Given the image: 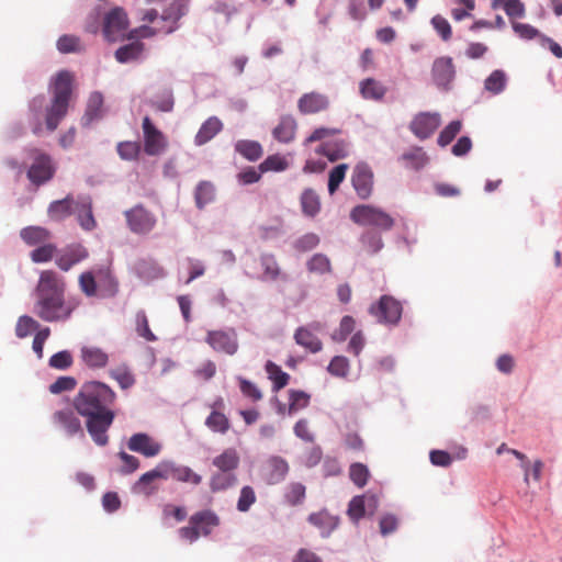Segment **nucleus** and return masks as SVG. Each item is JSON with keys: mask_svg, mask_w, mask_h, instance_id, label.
<instances>
[{"mask_svg": "<svg viewBox=\"0 0 562 562\" xmlns=\"http://www.w3.org/2000/svg\"><path fill=\"white\" fill-rule=\"evenodd\" d=\"M52 420L56 427L61 429L69 437H85L81 422L77 414L70 408L56 411Z\"/></svg>", "mask_w": 562, "mask_h": 562, "instance_id": "obj_15", "label": "nucleus"}, {"mask_svg": "<svg viewBox=\"0 0 562 562\" xmlns=\"http://www.w3.org/2000/svg\"><path fill=\"white\" fill-rule=\"evenodd\" d=\"M82 362L92 369L104 368L109 362V355L95 346H83L80 349Z\"/></svg>", "mask_w": 562, "mask_h": 562, "instance_id": "obj_28", "label": "nucleus"}, {"mask_svg": "<svg viewBox=\"0 0 562 562\" xmlns=\"http://www.w3.org/2000/svg\"><path fill=\"white\" fill-rule=\"evenodd\" d=\"M256 493L251 486H244L237 502V509L241 513L248 512L249 508L256 503Z\"/></svg>", "mask_w": 562, "mask_h": 562, "instance_id": "obj_62", "label": "nucleus"}, {"mask_svg": "<svg viewBox=\"0 0 562 562\" xmlns=\"http://www.w3.org/2000/svg\"><path fill=\"white\" fill-rule=\"evenodd\" d=\"M45 105V97L44 95H37L34 97L30 103H29V110L31 113V120H32V132L35 135H40L43 131L42 122H41V114L42 109Z\"/></svg>", "mask_w": 562, "mask_h": 562, "instance_id": "obj_42", "label": "nucleus"}, {"mask_svg": "<svg viewBox=\"0 0 562 562\" xmlns=\"http://www.w3.org/2000/svg\"><path fill=\"white\" fill-rule=\"evenodd\" d=\"M348 170L347 164H340L334 167L328 177V192L334 194L339 188L340 183L344 181L346 177V172Z\"/></svg>", "mask_w": 562, "mask_h": 562, "instance_id": "obj_58", "label": "nucleus"}, {"mask_svg": "<svg viewBox=\"0 0 562 562\" xmlns=\"http://www.w3.org/2000/svg\"><path fill=\"white\" fill-rule=\"evenodd\" d=\"M431 25L441 37L442 41L448 42L452 36V29L446 18L440 14L435 15L431 19Z\"/></svg>", "mask_w": 562, "mask_h": 562, "instance_id": "obj_63", "label": "nucleus"}, {"mask_svg": "<svg viewBox=\"0 0 562 562\" xmlns=\"http://www.w3.org/2000/svg\"><path fill=\"white\" fill-rule=\"evenodd\" d=\"M328 105V98L318 92L304 93L297 101V109L302 114H315L325 111Z\"/></svg>", "mask_w": 562, "mask_h": 562, "instance_id": "obj_24", "label": "nucleus"}, {"mask_svg": "<svg viewBox=\"0 0 562 562\" xmlns=\"http://www.w3.org/2000/svg\"><path fill=\"white\" fill-rule=\"evenodd\" d=\"M265 369L268 374V378L273 383L274 391H279L288 384L290 375L286 372L282 371L280 366L269 360L267 361Z\"/></svg>", "mask_w": 562, "mask_h": 562, "instance_id": "obj_44", "label": "nucleus"}, {"mask_svg": "<svg viewBox=\"0 0 562 562\" xmlns=\"http://www.w3.org/2000/svg\"><path fill=\"white\" fill-rule=\"evenodd\" d=\"M307 519L319 529L323 537H328L339 524L338 517L330 515L327 510L312 513Z\"/></svg>", "mask_w": 562, "mask_h": 562, "instance_id": "obj_31", "label": "nucleus"}, {"mask_svg": "<svg viewBox=\"0 0 562 562\" xmlns=\"http://www.w3.org/2000/svg\"><path fill=\"white\" fill-rule=\"evenodd\" d=\"M328 372L337 378H346L350 370L349 360L344 356H335L328 367Z\"/></svg>", "mask_w": 562, "mask_h": 562, "instance_id": "obj_56", "label": "nucleus"}, {"mask_svg": "<svg viewBox=\"0 0 562 562\" xmlns=\"http://www.w3.org/2000/svg\"><path fill=\"white\" fill-rule=\"evenodd\" d=\"M205 341L216 352L233 356L238 350L237 334L234 328L210 330L206 334Z\"/></svg>", "mask_w": 562, "mask_h": 562, "instance_id": "obj_11", "label": "nucleus"}, {"mask_svg": "<svg viewBox=\"0 0 562 562\" xmlns=\"http://www.w3.org/2000/svg\"><path fill=\"white\" fill-rule=\"evenodd\" d=\"M116 400L115 391L100 381L85 382L72 398L74 409L86 419L87 431L98 446L109 442L108 430L116 417Z\"/></svg>", "mask_w": 562, "mask_h": 562, "instance_id": "obj_1", "label": "nucleus"}, {"mask_svg": "<svg viewBox=\"0 0 562 562\" xmlns=\"http://www.w3.org/2000/svg\"><path fill=\"white\" fill-rule=\"evenodd\" d=\"M212 463L218 471L235 473V470L239 467L240 457L235 448H227L216 456Z\"/></svg>", "mask_w": 562, "mask_h": 562, "instance_id": "obj_33", "label": "nucleus"}, {"mask_svg": "<svg viewBox=\"0 0 562 562\" xmlns=\"http://www.w3.org/2000/svg\"><path fill=\"white\" fill-rule=\"evenodd\" d=\"M55 173V168L48 155L40 154L27 170V178L36 186L49 181Z\"/></svg>", "mask_w": 562, "mask_h": 562, "instance_id": "obj_18", "label": "nucleus"}, {"mask_svg": "<svg viewBox=\"0 0 562 562\" xmlns=\"http://www.w3.org/2000/svg\"><path fill=\"white\" fill-rule=\"evenodd\" d=\"M311 396L310 394L297 391L290 390L289 391V414H294L303 408H305L310 404Z\"/></svg>", "mask_w": 562, "mask_h": 562, "instance_id": "obj_53", "label": "nucleus"}, {"mask_svg": "<svg viewBox=\"0 0 562 562\" xmlns=\"http://www.w3.org/2000/svg\"><path fill=\"white\" fill-rule=\"evenodd\" d=\"M350 217L357 224L375 226L382 231H389L394 225V220L391 215L371 205H358L353 207Z\"/></svg>", "mask_w": 562, "mask_h": 562, "instance_id": "obj_7", "label": "nucleus"}, {"mask_svg": "<svg viewBox=\"0 0 562 562\" xmlns=\"http://www.w3.org/2000/svg\"><path fill=\"white\" fill-rule=\"evenodd\" d=\"M431 75L434 82L440 89H449L456 77V69L451 57L442 56L434 60Z\"/></svg>", "mask_w": 562, "mask_h": 562, "instance_id": "obj_17", "label": "nucleus"}, {"mask_svg": "<svg viewBox=\"0 0 562 562\" xmlns=\"http://www.w3.org/2000/svg\"><path fill=\"white\" fill-rule=\"evenodd\" d=\"M215 198V188L210 181H201L194 192L195 204L199 209H203Z\"/></svg>", "mask_w": 562, "mask_h": 562, "instance_id": "obj_47", "label": "nucleus"}, {"mask_svg": "<svg viewBox=\"0 0 562 562\" xmlns=\"http://www.w3.org/2000/svg\"><path fill=\"white\" fill-rule=\"evenodd\" d=\"M147 8L140 10V21L145 24L138 29L140 36L170 34L179 27L184 15L188 0H146Z\"/></svg>", "mask_w": 562, "mask_h": 562, "instance_id": "obj_3", "label": "nucleus"}, {"mask_svg": "<svg viewBox=\"0 0 562 562\" xmlns=\"http://www.w3.org/2000/svg\"><path fill=\"white\" fill-rule=\"evenodd\" d=\"M127 448L146 458H154L160 453L162 446L149 435L145 432H137L128 439Z\"/></svg>", "mask_w": 562, "mask_h": 562, "instance_id": "obj_20", "label": "nucleus"}, {"mask_svg": "<svg viewBox=\"0 0 562 562\" xmlns=\"http://www.w3.org/2000/svg\"><path fill=\"white\" fill-rule=\"evenodd\" d=\"M41 324L32 316L22 315L18 318L15 324V336L20 339L26 338L32 331L37 330Z\"/></svg>", "mask_w": 562, "mask_h": 562, "instance_id": "obj_49", "label": "nucleus"}, {"mask_svg": "<svg viewBox=\"0 0 562 562\" xmlns=\"http://www.w3.org/2000/svg\"><path fill=\"white\" fill-rule=\"evenodd\" d=\"M157 480H166L161 461L153 470L144 473L133 485L132 490L135 494L150 496L158 490V486L155 484Z\"/></svg>", "mask_w": 562, "mask_h": 562, "instance_id": "obj_22", "label": "nucleus"}, {"mask_svg": "<svg viewBox=\"0 0 562 562\" xmlns=\"http://www.w3.org/2000/svg\"><path fill=\"white\" fill-rule=\"evenodd\" d=\"M360 93L363 99L381 101L387 89L374 78H367L359 83Z\"/></svg>", "mask_w": 562, "mask_h": 562, "instance_id": "obj_35", "label": "nucleus"}, {"mask_svg": "<svg viewBox=\"0 0 562 562\" xmlns=\"http://www.w3.org/2000/svg\"><path fill=\"white\" fill-rule=\"evenodd\" d=\"M235 150L249 161L258 160L262 154L261 145L256 140H238L235 145Z\"/></svg>", "mask_w": 562, "mask_h": 562, "instance_id": "obj_39", "label": "nucleus"}, {"mask_svg": "<svg viewBox=\"0 0 562 562\" xmlns=\"http://www.w3.org/2000/svg\"><path fill=\"white\" fill-rule=\"evenodd\" d=\"M321 328L322 325L319 323H313L308 326H301L294 331L293 338L299 346L303 347L308 352H319L323 348V342L314 334L313 330H318Z\"/></svg>", "mask_w": 562, "mask_h": 562, "instance_id": "obj_21", "label": "nucleus"}, {"mask_svg": "<svg viewBox=\"0 0 562 562\" xmlns=\"http://www.w3.org/2000/svg\"><path fill=\"white\" fill-rule=\"evenodd\" d=\"M144 136V151L148 156H158L165 151L168 140L164 133L158 130L149 116H145L142 123Z\"/></svg>", "mask_w": 562, "mask_h": 562, "instance_id": "obj_9", "label": "nucleus"}, {"mask_svg": "<svg viewBox=\"0 0 562 562\" xmlns=\"http://www.w3.org/2000/svg\"><path fill=\"white\" fill-rule=\"evenodd\" d=\"M492 8H502L510 19L525 15V5L520 0H492Z\"/></svg>", "mask_w": 562, "mask_h": 562, "instance_id": "obj_45", "label": "nucleus"}, {"mask_svg": "<svg viewBox=\"0 0 562 562\" xmlns=\"http://www.w3.org/2000/svg\"><path fill=\"white\" fill-rule=\"evenodd\" d=\"M220 525V517L211 509H204L194 513L189 519V526L179 529L181 539L190 543L196 541L200 537H207L213 529Z\"/></svg>", "mask_w": 562, "mask_h": 562, "instance_id": "obj_5", "label": "nucleus"}, {"mask_svg": "<svg viewBox=\"0 0 562 562\" xmlns=\"http://www.w3.org/2000/svg\"><path fill=\"white\" fill-rule=\"evenodd\" d=\"M20 237L29 246H40L50 239L52 233L45 227L27 226L21 229Z\"/></svg>", "mask_w": 562, "mask_h": 562, "instance_id": "obj_34", "label": "nucleus"}, {"mask_svg": "<svg viewBox=\"0 0 562 562\" xmlns=\"http://www.w3.org/2000/svg\"><path fill=\"white\" fill-rule=\"evenodd\" d=\"M78 285L80 291L87 297H99V286L95 270H89L80 273L78 277Z\"/></svg>", "mask_w": 562, "mask_h": 562, "instance_id": "obj_38", "label": "nucleus"}, {"mask_svg": "<svg viewBox=\"0 0 562 562\" xmlns=\"http://www.w3.org/2000/svg\"><path fill=\"white\" fill-rule=\"evenodd\" d=\"M130 21L124 9L117 7L104 18L103 35L109 42H115L125 36Z\"/></svg>", "mask_w": 562, "mask_h": 562, "instance_id": "obj_10", "label": "nucleus"}, {"mask_svg": "<svg viewBox=\"0 0 562 562\" xmlns=\"http://www.w3.org/2000/svg\"><path fill=\"white\" fill-rule=\"evenodd\" d=\"M136 331L147 341H155L157 339L155 334L149 328L148 318L144 311H139L136 314Z\"/></svg>", "mask_w": 562, "mask_h": 562, "instance_id": "obj_61", "label": "nucleus"}, {"mask_svg": "<svg viewBox=\"0 0 562 562\" xmlns=\"http://www.w3.org/2000/svg\"><path fill=\"white\" fill-rule=\"evenodd\" d=\"M260 266L263 270V278L267 280L274 281L279 278L286 279V276H282L281 268L271 254H265L260 257Z\"/></svg>", "mask_w": 562, "mask_h": 562, "instance_id": "obj_41", "label": "nucleus"}, {"mask_svg": "<svg viewBox=\"0 0 562 562\" xmlns=\"http://www.w3.org/2000/svg\"><path fill=\"white\" fill-rule=\"evenodd\" d=\"M127 228L136 235H148L157 225V216L144 204H136L124 211Z\"/></svg>", "mask_w": 562, "mask_h": 562, "instance_id": "obj_6", "label": "nucleus"}, {"mask_svg": "<svg viewBox=\"0 0 562 562\" xmlns=\"http://www.w3.org/2000/svg\"><path fill=\"white\" fill-rule=\"evenodd\" d=\"M74 90V76L67 70L59 71L52 83V101L46 108L45 124L54 132L67 115Z\"/></svg>", "mask_w": 562, "mask_h": 562, "instance_id": "obj_4", "label": "nucleus"}, {"mask_svg": "<svg viewBox=\"0 0 562 562\" xmlns=\"http://www.w3.org/2000/svg\"><path fill=\"white\" fill-rule=\"evenodd\" d=\"M349 477L355 485L363 487L370 477L368 467L360 462L352 463L349 468Z\"/></svg>", "mask_w": 562, "mask_h": 562, "instance_id": "obj_54", "label": "nucleus"}, {"mask_svg": "<svg viewBox=\"0 0 562 562\" xmlns=\"http://www.w3.org/2000/svg\"><path fill=\"white\" fill-rule=\"evenodd\" d=\"M103 104V97L100 92H93L91 93L88 104L85 117L88 120V122L92 121L93 119L98 117L101 111Z\"/></svg>", "mask_w": 562, "mask_h": 562, "instance_id": "obj_64", "label": "nucleus"}, {"mask_svg": "<svg viewBox=\"0 0 562 562\" xmlns=\"http://www.w3.org/2000/svg\"><path fill=\"white\" fill-rule=\"evenodd\" d=\"M506 86V75L503 70H494L484 81L485 89L493 93H501Z\"/></svg>", "mask_w": 562, "mask_h": 562, "instance_id": "obj_50", "label": "nucleus"}, {"mask_svg": "<svg viewBox=\"0 0 562 562\" xmlns=\"http://www.w3.org/2000/svg\"><path fill=\"white\" fill-rule=\"evenodd\" d=\"M402 159L415 170L422 169L428 161L426 153L419 147L403 154Z\"/></svg>", "mask_w": 562, "mask_h": 562, "instance_id": "obj_55", "label": "nucleus"}, {"mask_svg": "<svg viewBox=\"0 0 562 562\" xmlns=\"http://www.w3.org/2000/svg\"><path fill=\"white\" fill-rule=\"evenodd\" d=\"M296 127L295 119L291 115H284L273 128L272 135L278 142L290 143L295 137Z\"/></svg>", "mask_w": 562, "mask_h": 562, "instance_id": "obj_32", "label": "nucleus"}, {"mask_svg": "<svg viewBox=\"0 0 562 562\" xmlns=\"http://www.w3.org/2000/svg\"><path fill=\"white\" fill-rule=\"evenodd\" d=\"M371 315L380 323L395 325L402 317L403 307L400 301L391 295H382L376 304L369 308Z\"/></svg>", "mask_w": 562, "mask_h": 562, "instance_id": "obj_8", "label": "nucleus"}, {"mask_svg": "<svg viewBox=\"0 0 562 562\" xmlns=\"http://www.w3.org/2000/svg\"><path fill=\"white\" fill-rule=\"evenodd\" d=\"M58 254L57 246L52 243H45L33 249L30 254V258L35 263H45L50 261L53 258L56 259Z\"/></svg>", "mask_w": 562, "mask_h": 562, "instance_id": "obj_46", "label": "nucleus"}, {"mask_svg": "<svg viewBox=\"0 0 562 562\" xmlns=\"http://www.w3.org/2000/svg\"><path fill=\"white\" fill-rule=\"evenodd\" d=\"M144 50V44L140 42H133L121 46L115 52V58L119 63H128L136 60Z\"/></svg>", "mask_w": 562, "mask_h": 562, "instance_id": "obj_43", "label": "nucleus"}, {"mask_svg": "<svg viewBox=\"0 0 562 562\" xmlns=\"http://www.w3.org/2000/svg\"><path fill=\"white\" fill-rule=\"evenodd\" d=\"M306 497V486L300 482L289 483L283 493L285 503L290 506H300Z\"/></svg>", "mask_w": 562, "mask_h": 562, "instance_id": "obj_37", "label": "nucleus"}, {"mask_svg": "<svg viewBox=\"0 0 562 562\" xmlns=\"http://www.w3.org/2000/svg\"><path fill=\"white\" fill-rule=\"evenodd\" d=\"M88 257L89 251L86 246L80 243H72L58 250L55 265L59 270L67 272Z\"/></svg>", "mask_w": 562, "mask_h": 562, "instance_id": "obj_12", "label": "nucleus"}, {"mask_svg": "<svg viewBox=\"0 0 562 562\" xmlns=\"http://www.w3.org/2000/svg\"><path fill=\"white\" fill-rule=\"evenodd\" d=\"M66 281L55 270H43L35 286L33 313L46 323H66L79 306V300L66 299Z\"/></svg>", "mask_w": 562, "mask_h": 562, "instance_id": "obj_2", "label": "nucleus"}, {"mask_svg": "<svg viewBox=\"0 0 562 562\" xmlns=\"http://www.w3.org/2000/svg\"><path fill=\"white\" fill-rule=\"evenodd\" d=\"M289 470V464L283 458L272 456L265 464V479L268 484H278L285 479Z\"/></svg>", "mask_w": 562, "mask_h": 562, "instance_id": "obj_25", "label": "nucleus"}, {"mask_svg": "<svg viewBox=\"0 0 562 562\" xmlns=\"http://www.w3.org/2000/svg\"><path fill=\"white\" fill-rule=\"evenodd\" d=\"M95 272L99 286V297L108 299L115 296L119 291V283L111 270L109 268H99L95 269Z\"/></svg>", "mask_w": 562, "mask_h": 562, "instance_id": "obj_27", "label": "nucleus"}, {"mask_svg": "<svg viewBox=\"0 0 562 562\" xmlns=\"http://www.w3.org/2000/svg\"><path fill=\"white\" fill-rule=\"evenodd\" d=\"M142 147L138 142H120L116 145V151L123 160H136L140 154Z\"/></svg>", "mask_w": 562, "mask_h": 562, "instance_id": "obj_51", "label": "nucleus"}, {"mask_svg": "<svg viewBox=\"0 0 562 562\" xmlns=\"http://www.w3.org/2000/svg\"><path fill=\"white\" fill-rule=\"evenodd\" d=\"M237 483V475L234 472L218 471L210 477V490L213 493L226 491Z\"/></svg>", "mask_w": 562, "mask_h": 562, "instance_id": "obj_36", "label": "nucleus"}, {"mask_svg": "<svg viewBox=\"0 0 562 562\" xmlns=\"http://www.w3.org/2000/svg\"><path fill=\"white\" fill-rule=\"evenodd\" d=\"M373 182L374 175L372 168L364 161L358 162L352 171L351 183L360 199L366 200L370 198Z\"/></svg>", "mask_w": 562, "mask_h": 562, "instance_id": "obj_13", "label": "nucleus"}, {"mask_svg": "<svg viewBox=\"0 0 562 562\" xmlns=\"http://www.w3.org/2000/svg\"><path fill=\"white\" fill-rule=\"evenodd\" d=\"M316 153L326 156L330 161H336L348 156V144L340 138L327 140L317 147Z\"/></svg>", "mask_w": 562, "mask_h": 562, "instance_id": "obj_30", "label": "nucleus"}, {"mask_svg": "<svg viewBox=\"0 0 562 562\" xmlns=\"http://www.w3.org/2000/svg\"><path fill=\"white\" fill-rule=\"evenodd\" d=\"M302 211L307 216H315L321 209L318 195L311 189L305 190L301 195Z\"/></svg>", "mask_w": 562, "mask_h": 562, "instance_id": "obj_48", "label": "nucleus"}, {"mask_svg": "<svg viewBox=\"0 0 562 562\" xmlns=\"http://www.w3.org/2000/svg\"><path fill=\"white\" fill-rule=\"evenodd\" d=\"M462 127L461 121L450 122L439 134L438 144L441 147L449 145L454 137L460 133Z\"/></svg>", "mask_w": 562, "mask_h": 562, "instance_id": "obj_60", "label": "nucleus"}, {"mask_svg": "<svg viewBox=\"0 0 562 562\" xmlns=\"http://www.w3.org/2000/svg\"><path fill=\"white\" fill-rule=\"evenodd\" d=\"M223 130L222 121L216 116H210L194 136L196 146H203L213 139Z\"/></svg>", "mask_w": 562, "mask_h": 562, "instance_id": "obj_29", "label": "nucleus"}, {"mask_svg": "<svg viewBox=\"0 0 562 562\" xmlns=\"http://www.w3.org/2000/svg\"><path fill=\"white\" fill-rule=\"evenodd\" d=\"M440 123L439 114L422 112L412 120L409 130L419 139H426L435 133Z\"/></svg>", "mask_w": 562, "mask_h": 562, "instance_id": "obj_16", "label": "nucleus"}, {"mask_svg": "<svg viewBox=\"0 0 562 562\" xmlns=\"http://www.w3.org/2000/svg\"><path fill=\"white\" fill-rule=\"evenodd\" d=\"M207 408L210 415L205 419V426L213 432L226 434L231 428L229 418L225 414V401L222 396H217Z\"/></svg>", "mask_w": 562, "mask_h": 562, "instance_id": "obj_14", "label": "nucleus"}, {"mask_svg": "<svg viewBox=\"0 0 562 562\" xmlns=\"http://www.w3.org/2000/svg\"><path fill=\"white\" fill-rule=\"evenodd\" d=\"M79 226L87 232L97 227V221L92 213V199L90 195H79L76 201V210Z\"/></svg>", "mask_w": 562, "mask_h": 562, "instance_id": "obj_23", "label": "nucleus"}, {"mask_svg": "<svg viewBox=\"0 0 562 562\" xmlns=\"http://www.w3.org/2000/svg\"><path fill=\"white\" fill-rule=\"evenodd\" d=\"M161 462L166 473V480L173 479L177 482L188 483L194 486L201 484L202 476L194 472L191 468L177 464L170 460H164Z\"/></svg>", "mask_w": 562, "mask_h": 562, "instance_id": "obj_19", "label": "nucleus"}, {"mask_svg": "<svg viewBox=\"0 0 562 562\" xmlns=\"http://www.w3.org/2000/svg\"><path fill=\"white\" fill-rule=\"evenodd\" d=\"M307 270L312 273H328L331 271L329 258L324 254H315L306 263Z\"/></svg>", "mask_w": 562, "mask_h": 562, "instance_id": "obj_52", "label": "nucleus"}, {"mask_svg": "<svg viewBox=\"0 0 562 562\" xmlns=\"http://www.w3.org/2000/svg\"><path fill=\"white\" fill-rule=\"evenodd\" d=\"M111 379L117 382L122 390L131 389L136 380L131 369L126 364L117 366L109 371Z\"/></svg>", "mask_w": 562, "mask_h": 562, "instance_id": "obj_40", "label": "nucleus"}, {"mask_svg": "<svg viewBox=\"0 0 562 562\" xmlns=\"http://www.w3.org/2000/svg\"><path fill=\"white\" fill-rule=\"evenodd\" d=\"M361 243L364 249L371 255L376 254L383 248V241L380 234L373 231L366 232L361 236Z\"/></svg>", "mask_w": 562, "mask_h": 562, "instance_id": "obj_59", "label": "nucleus"}, {"mask_svg": "<svg viewBox=\"0 0 562 562\" xmlns=\"http://www.w3.org/2000/svg\"><path fill=\"white\" fill-rule=\"evenodd\" d=\"M76 201L72 194H67L61 200L53 201L47 209L50 220L59 222L70 216L76 210Z\"/></svg>", "mask_w": 562, "mask_h": 562, "instance_id": "obj_26", "label": "nucleus"}, {"mask_svg": "<svg viewBox=\"0 0 562 562\" xmlns=\"http://www.w3.org/2000/svg\"><path fill=\"white\" fill-rule=\"evenodd\" d=\"M288 160L281 155L268 156L260 165V172L267 171H283L288 168Z\"/></svg>", "mask_w": 562, "mask_h": 562, "instance_id": "obj_57", "label": "nucleus"}]
</instances>
